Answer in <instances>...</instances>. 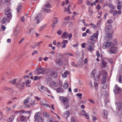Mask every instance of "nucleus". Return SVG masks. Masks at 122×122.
I'll list each match as a JSON object with an SVG mask.
<instances>
[{"label":"nucleus","mask_w":122,"mask_h":122,"mask_svg":"<svg viewBox=\"0 0 122 122\" xmlns=\"http://www.w3.org/2000/svg\"><path fill=\"white\" fill-rule=\"evenodd\" d=\"M62 31L61 30H58L57 32V34L59 35H61L62 33Z\"/></svg>","instance_id":"nucleus-46"},{"label":"nucleus","mask_w":122,"mask_h":122,"mask_svg":"<svg viewBox=\"0 0 122 122\" xmlns=\"http://www.w3.org/2000/svg\"><path fill=\"white\" fill-rule=\"evenodd\" d=\"M71 122H76V118L75 117H72L71 119Z\"/></svg>","instance_id":"nucleus-47"},{"label":"nucleus","mask_w":122,"mask_h":122,"mask_svg":"<svg viewBox=\"0 0 122 122\" xmlns=\"http://www.w3.org/2000/svg\"><path fill=\"white\" fill-rule=\"evenodd\" d=\"M41 77V76H34V80L35 81L36 80H39L40 79Z\"/></svg>","instance_id":"nucleus-39"},{"label":"nucleus","mask_w":122,"mask_h":122,"mask_svg":"<svg viewBox=\"0 0 122 122\" xmlns=\"http://www.w3.org/2000/svg\"><path fill=\"white\" fill-rule=\"evenodd\" d=\"M19 32V31L18 30H15L14 33V35L15 36H16L17 35Z\"/></svg>","instance_id":"nucleus-51"},{"label":"nucleus","mask_w":122,"mask_h":122,"mask_svg":"<svg viewBox=\"0 0 122 122\" xmlns=\"http://www.w3.org/2000/svg\"><path fill=\"white\" fill-rule=\"evenodd\" d=\"M86 4L88 6H89L91 5V3L88 0H87L86 1Z\"/></svg>","instance_id":"nucleus-52"},{"label":"nucleus","mask_w":122,"mask_h":122,"mask_svg":"<svg viewBox=\"0 0 122 122\" xmlns=\"http://www.w3.org/2000/svg\"><path fill=\"white\" fill-rule=\"evenodd\" d=\"M106 25L107 26L106 27L105 31L106 33L107 34V38H108L107 40L110 41L111 40V38L112 35L111 34L108 33L110 30L112 26L111 25H107V23H106Z\"/></svg>","instance_id":"nucleus-3"},{"label":"nucleus","mask_w":122,"mask_h":122,"mask_svg":"<svg viewBox=\"0 0 122 122\" xmlns=\"http://www.w3.org/2000/svg\"><path fill=\"white\" fill-rule=\"evenodd\" d=\"M11 13L10 12V9L9 8H8L5 11V15H7L9 13Z\"/></svg>","instance_id":"nucleus-27"},{"label":"nucleus","mask_w":122,"mask_h":122,"mask_svg":"<svg viewBox=\"0 0 122 122\" xmlns=\"http://www.w3.org/2000/svg\"><path fill=\"white\" fill-rule=\"evenodd\" d=\"M71 5H69L67 7V8H65L64 9V11L66 12H67L68 13L70 14L71 13V12L70 11V8Z\"/></svg>","instance_id":"nucleus-19"},{"label":"nucleus","mask_w":122,"mask_h":122,"mask_svg":"<svg viewBox=\"0 0 122 122\" xmlns=\"http://www.w3.org/2000/svg\"><path fill=\"white\" fill-rule=\"evenodd\" d=\"M6 19L5 18H3L2 20V23H5L6 22Z\"/></svg>","instance_id":"nucleus-41"},{"label":"nucleus","mask_w":122,"mask_h":122,"mask_svg":"<svg viewBox=\"0 0 122 122\" xmlns=\"http://www.w3.org/2000/svg\"><path fill=\"white\" fill-rule=\"evenodd\" d=\"M16 80L17 79H15L14 80H12L11 81H9V82L10 83H12L13 84H15Z\"/></svg>","instance_id":"nucleus-37"},{"label":"nucleus","mask_w":122,"mask_h":122,"mask_svg":"<svg viewBox=\"0 0 122 122\" xmlns=\"http://www.w3.org/2000/svg\"><path fill=\"white\" fill-rule=\"evenodd\" d=\"M29 102V101L28 99H25L24 100V103L25 105V106L26 108H28L29 106L27 104Z\"/></svg>","instance_id":"nucleus-24"},{"label":"nucleus","mask_w":122,"mask_h":122,"mask_svg":"<svg viewBox=\"0 0 122 122\" xmlns=\"http://www.w3.org/2000/svg\"><path fill=\"white\" fill-rule=\"evenodd\" d=\"M115 104L119 110L118 113L120 114H121L122 112V103L120 102H117L115 103Z\"/></svg>","instance_id":"nucleus-8"},{"label":"nucleus","mask_w":122,"mask_h":122,"mask_svg":"<svg viewBox=\"0 0 122 122\" xmlns=\"http://www.w3.org/2000/svg\"><path fill=\"white\" fill-rule=\"evenodd\" d=\"M113 91L116 94L120 93L121 92V90L120 88L116 85L115 86Z\"/></svg>","instance_id":"nucleus-15"},{"label":"nucleus","mask_w":122,"mask_h":122,"mask_svg":"<svg viewBox=\"0 0 122 122\" xmlns=\"http://www.w3.org/2000/svg\"><path fill=\"white\" fill-rule=\"evenodd\" d=\"M38 51L36 50H35L32 53V55H34L35 54H37V53Z\"/></svg>","instance_id":"nucleus-50"},{"label":"nucleus","mask_w":122,"mask_h":122,"mask_svg":"<svg viewBox=\"0 0 122 122\" xmlns=\"http://www.w3.org/2000/svg\"><path fill=\"white\" fill-rule=\"evenodd\" d=\"M43 115L46 117H48L49 116V115L46 112H44L43 113Z\"/></svg>","instance_id":"nucleus-36"},{"label":"nucleus","mask_w":122,"mask_h":122,"mask_svg":"<svg viewBox=\"0 0 122 122\" xmlns=\"http://www.w3.org/2000/svg\"><path fill=\"white\" fill-rule=\"evenodd\" d=\"M47 121L48 122H54L53 120L51 118H49Z\"/></svg>","instance_id":"nucleus-44"},{"label":"nucleus","mask_w":122,"mask_h":122,"mask_svg":"<svg viewBox=\"0 0 122 122\" xmlns=\"http://www.w3.org/2000/svg\"><path fill=\"white\" fill-rule=\"evenodd\" d=\"M111 45V43L109 41H106L103 44L102 47L103 48L106 49L109 47Z\"/></svg>","instance_id":"nucleus-12"},{"label":"nucleus","mask_w":122,"mask_h":122,"mask_svg":"<svg viewBox=\"0 0 122 122\" xmlns=\"http://www.w3.org/2000/svg\"><path fill=\"white\" fill-rule=\"evenodd\" d=\"M21 20L22 22H24L25 20L24 17V16L21 17Z\"/></svg>","instance_id":"nucleus-64"},{"label":"nucleus","mask_w":122,"mask_h":122,"mask_svg":"<svg viewBox=\"0 0 122 122\" xmlns=\"http://www.w3.org/2000/svg\"><path fill=\"white\" fill-rule=\"evenodd\" d=\"M90 8L89 7V12L91 15L93 13V12L92 11H91L90 10Z\"/></svg>","instance_id":"nucleus-58"},{"label":"nucleus","mask_w":122,"mask_h":122,"mask_svg":"<svg viewBox=\"0 0 122 122\" xmlns=\"http://www.w3.org/2000/svg\"><path fill=\"white\" fill-rule=\"evenodd\" d=\"M109 6L111 9L114 8V7L113 6V5L111 4H109Z\"/></svg>","instance_id":"nucleus-61"},{"label":"nucleus","mask_w":122,"mask_h":122,"mask_svg":"<svg viewBox=\"0 0 122 122\" xmlns=\"http://www.w3.org/2000/svg\"><path fill=\"white\" fill-rule=\"evenodd\" d=\"M26 117H24L23 116H21L20 118V120L22 121H23L25 120L26 119Z\"/></svg>","instance_id":"nucleus-38"},{"label":"nucleus","mask_w":122,"mask_h":122,"mask_svg":"<svg viewBox=\"0 0 122 122\" xmlns=\"http://www.w3.org/2000/svg\"><path fill=\"white\" fill-rule=\"evenodd\" d=\"M49 85L51 87L53 88L57 87L58 84L56 83L54 81H52L50 82Z\"/></svg>","instance_id":"nucleus-17"},{"label":"nucleus","mask_w":122,"mask_h":122,"mask_svg":"<svg viewBox=\"0 0 122 122\" xmlns=\"http://www.w3.org/2000/svg\"><path fill=\"white\" fill-rule=\"evenodd\" d=\"M31 83V81L30 80H28L26 81L25 82L26 84H29L30 83Z\"/></svg>","instance_id":"nucleus-49"},{"label":"nucleus","mask_w":122,"mask_h":122,"mask_svg":"<svg viewBox=\"0 0 122 122\" xmlns=\"http://www.w3.org/2000/svg\"><path fill=\"white\" fill-rule=\"evenodd\" d=\"M88 50L91 51H94V47H92V46H88Z\"/></svg>","instance_id":"nucleus-31"},{"label":"nucleus","mask_w":122,"mask_h":122,"mask_svg":"<svg viewBox=\"0 0 122 122\" xmlns=\"http://www.w3.org/2000/svg\"><path fill=\"white\" fill-rule=\"evenodd\" d=\"M107 22L109 24H111L112 23L113 21L112 20L109 19L107 21Z\"/></svg>","instance_id":"nucleus-55"},{"label":"nucleus","mask_w":122,"mask_h":122,"mask_svg":"<svg viewBox=\"0 0 122 122\" xmlns=\"http://www.w3.org/2000/svg\"><path fill=\"white\" fill-rule=\"evenodd\" d=\"M21 8V5H20L19 6L17 11L18 13H19L20 12V11Z\"/></svg>","instance_id":"nucleus-45"},{"label":"nucleus","mask_w":122,"mask_h":122,"mask_svg":"<svg viewBox=\"0 0 122 122\" xmlns=\"http://www.w3.org/2000/svg\"><path fill=\"white\" fill-rule=\"evenodd\" d=\"M21 79L16 84V87L20 90L23 89L25 83L22 82Z\"/></svg>","instance_id":"nucleus-5"},{"label":"nucleus","mask_w":122,"mask_h":122,"mask_svg":"<svg viewBox=\"0 0 122 122\" xmlns=\"http://www.w3.org/2000/svg\"><path fill=\"white\" fill-rule=\"evenodd\" d=\"M101 63L102 66L103 67L105 68L107 66V63L104 59L101 60Z\"/></svg>","instance_id":"nucleus-18"},{"label":"nucleus","mask_w":122,"mask_h":122,"mask_svg":"<svg viewBox=\"0 0 122 122\" xmlns=\"http://www.w3.org/2000/svg\"><path fill=\"white\" fill-rule=\"evenodd\" d=\"M47 25L46 24H45L42 26L39 29L40 31H41L46 27Z\"/></svg>","instance_id":"nucleus-32"},{"label":"nucleus","mask_w":122,"mask_h":122,"mask_svg":"<svg viewBox=\"0 0 122 122\" xmlns=\"http://www.w3.org/2000/svg\"><path fill=\"white\" fill-rule=\"evenodd\" d=\"M96 71L95 70H93L91 74V76L92 77H94L95 80L98 81L99 79L100 73L99 71L98 73H96Z\"/></svg>","instance_id":"nucleus-2"},{"label":"nucleus","mask_w":122,"mask_h":122,"mask_svg":"<svg viewBox=\"0 0 122 122\" xmlns=\"http://www.w3.org/2000/svg\"><path fill=\"white\" fill-rule=\"evenodd\" d=\"M114 8H111V9L110 11V13H112V12H113V10H114Z\"/></svg>","instance_id":"nucleus-60"},{"label":"nucleus","mask_w":122,"mask_h":122,"mask_svg":"<svg viewBox=\"0 0 122 122\" xmlns=\"http://www.w3.org/2000/svg\"><path fill=\"white\" fill-rule=\"evenodd\" d=\"M50 75L52 77L54 78H56L57 77V73L55 72L54 70L51 71L49 72Z\"/></svg>","instance_id":"nucleus-13"},{"label":"nucleus","mask_w":122,"mask_h":122,"mask_svg":"<svg viewBox=\"0 0 122 122\" xmlns=\"http://www.w3.org/2000/svg\"><path fill=\"white\" fill-rule=\"evenodd\" d=\"M68 36V40H69L70 41L72 37V34L71 33L69 34L65 32H63L62 35L61 37L65 39H67Z\"/></svg>","instance_id":"nucleus-7"},{"label":"nucleus","mask_w":122,"mask_h":122,"mask_svg":"<svg viewBox=\"0 0 122 122\" xmlns=\"http://www.w3.org/2000/svg\"><path fill=\"white\" fill-rule=\"evenodd\" d=\"M58 18L57 17L54 18L53 20V24L56 25L57 24L58 21Z\"/></svg>","instance_id":"nucleus-28"},{"label":"nucleus","mask_w":122,"mask_h":122,"mask_svg":"<svg viewBox=\"0 0 122 122\" xmlns=\"http://www.w3.org/2000/svg\"><path fill=\"white\" fill-rule=\"evenodd\" d=\"M88 101L90 103L92 104H94V101L92 99H88Z\"/></svg>","instance_id":"nucleus-56"},{"label":"nucleus","mask_w":122,"mask_h":122,"mask_svg":"<svg viewBox=\"0 0 122 122\" xmlns=\"http://www.w3.org/2000/svg\"><path fill=\"white\" fill-rule=\"evenodd\" d=\"M35 101H33L30 102V104L32 105H33L35 104Z\"/></svg>","instance_id":"nucleus-63"},{"label":"nucleus","mask_w":122,"mask_h":122,"mask_svg":"<svg viewBox=\"0 0 122 122\" xmlns=\"http://www.w3.org/2000/svg\"><path fill=\"white\" fill-rule=\"evenodd\" d=\"M15 116L13 115L11 116L9 118L7 119V122H11L14 120Z\"/></svg>","instance_id":"nucleus-26"},{"label":"nucleus","mask_w":122,"mask_h":122,"mask_svg":"<svg viewBox=\"0 0 122 122\" xmlns=\"http://www.w3.org/2000/svg\"><path fill=\"white\" fill-rule=\"evenodd\" d=\"M56 90L58 92L61 93L63 92V89L61 88H60L57 89Z\"/></svg>","instance_id":"nucleus-35"},{"label":"nucleus","mask_w":122,"mask_h":122,"mask_svg":"<svg viewBox=\"0 0 122 122\" xmlns=\"http://www.w3.org/2000/svg\"><path fill=\"white\" fill-rule=\"evenodd\" d=\"M51 7V6L50 4L48 3H47L44 5L43 9V10L48 13H50L51 12V10L49 9Z\"/></svg>","instance_id":"nucleus-4"},{"label":"nucleus","mask_w":122,"mask_h":122,"mask_svg":"<svg viewBox=\"0 0 122 122\" xmlns=\"http://www.w3.org/2000/svg\"><path fill=\"white\" fill-rule=\"evenodd\" d=\"M95 87L96 88H97V87L98 86V84L97 83V82L96 81L94 83Z\"/></svg>","instance_id":"nucleus-62"},{"label":"nucleus","mask_w":122,"mask_h":122,"mask_svg":"<svg viewBox=\"0 0 122 122\" xmlns=\"http://www.w3.org/2000/svg\"><path fill=\"white\" fill-rule=\"evenodd\" d=\"M59 99L60 101L63 103L64 105V108L67 109L69 107V105L68 103L69 101L68 99L63 97H60Z\"/></svg>","instance_id":"nucleus-1"},{"label":"nucleus","mask_w":122,"mask_h":122,"mask_svg":"<svg viewBox=\"0 0 122 122\" xmlns=\"http://www.w3.org/2000/svg\"><path fill=\"white\" fill-rule=\"evenodd\" d=\"M41 15L40 14H38L36 15L34 19V21L36 23L39 24L41 20Z\"/></svg>","instance_id":"nucleus-6"},{"label":"nucleus","mask_w":122,"mask_h":122,"mask_svg":"<svg viewBox=\"0 0 122 122\" xmlns=\"http://www.w3.org/2000/svg\"><path fill=\"white\" fill-rule=\"evenodd\" d=\"M44 70L43 68H36V70L35 71V73L36 74H39L41 73H42Z\"/></svg>","instance_id":"nucleus-14"},{"label":"nucleus","mask_w":122,"mask_h":122,"mask_svg":"<svg viewBox=\"0 0 122 122\" xmlns=\"http://www.w3.org/2000/svg\"><path fill=\"white\" fill-rule=\"evenodd\" d=\"M92 119L94 121H95L97 119V118L94 116H92Z\"/></svg>","instance_id":"nucleus-48"},{"label":"nucleus","mask_w":122,"mask_h":122,"mask_svg":"<svg viewBox=\"0 0 122 122\" xmlns=\"http://www.w3.org/2000/svg\"><path fill=\"white\" fill-rule=\"evenodd\" d=\"M68 86V84L67 82L65 83L63 85V88L65 89H67Z\"/></svg>","instance_id":"nucleus-34"},{"label":"nucleus","mask_w":122,"mask_h":122,"mask_svg":"<svg viewBox=\"0 0 122 122\" xmlns=\"http://www.w3.org/2000/svg\"><path fill=\"white\" fill-rule=\"evenodd\" d=\"M41 105L44 107H50V106L48 105V104L46 103H42L41 104Z\"/></svg>","instance_id":"nucleus-42"},{"label":"nucleus","mask_w":122,"mask_h":122,"mask_svg":"<svg viewBox=\"0 0 122 122\" xmlns=\"http://www.w3.org/2000/svg\"><path fill=\"white\" fill-rule=\"evenodd\" d=\"M118 52V50L116 47L112 46L109 49V52L110 53H114Z\"/></svg>","instance_id":"nucleus-11"},{"label":"nucleus","mask_w":122,"mask_h":122,"mask_svg":"<svg viewBox=\"0 0 122 122\" xmlns=\"http://www.w3.org/2000/svg\"><path fill=\"white\" fill-rule=\"evenodd\" d=\"M99 32L97 31L96 32L93 34V35L90 36V40L95 41V39H97L98 35Z\"/></svg>","instance_id":"nucleus-10"},{"label":"nucleus","mask_w":122,"mask_h":122,"mask_svg":"<svg viewBox=\"0 0 122 122\" xmlns=\"http://www.w3.org/2000/svg\"><path fill=\"white\" fill-rule=\"evenodd\" d=\"M96 43L95 41L90 40L88 42L87 45L88 46H92V47H95V44Z\"/></svg>","instance_id":"nucleus-16"},{"label":"nucleus","mask_w":122,"mask_h":122,"mask_svg":"<svg viewBox=\"0 0 122 122\" xmlns=\"http://www.w3.org/2000/svg\"><path fill=\"white\" fill-rule=\"evenodd\" d=\"M37 121L38 122H44V119L42 117H41Z\"/></svg>","instance_id":"nucleus-33"},{"label":"nucleus","mask_w":122,"mask_h":122,"mask_svg":"<svg viewBox=\"0 0 122 122\" xmlns=\"http://www.w3.org/2000/svg\"><path fill=\"white\" fill-rule=\"evenodd\" d=\"M69 72L67 71H65L64 73L62 74V77L63 78H66L67 76V75L69 74Z\"/></svg>","instance_id":"nucleus-20"},{"label":"nucleus","mask_w":122,"mask_h":122,"mask_svg":"<svg viewBox=\"0 0 122 122\" xmlns=\"http://www.w3.org/2000/svg\"><path fill=\"white\" fill-rule=\"evenodd\" d=\"M20 112H21L22 113H27L28 114L29 116L30 115L31 113V112L30 111H25L24 110L20 111Z\"/></svg>","instance_id":"nucleus-29"},{"label":"nucleus","mask_w":122,"mask_h":122,"mask_svg":"<svg viewBox=\"0 0 122 122\" xmlns=\"http://www.w3.org/2000/svg\"><path fill=\"white\" fill-rule=\"evenodd\" d=\"M107 73L105 71H102V82L103 84H104L106 82V76L107 75Z\"/></svg>","instance_id":"nucleus-9"},{"label":"nucleus","mask_w":122,"mask_h":122,"mask_svg":"<svg viewBox=\"0 0 122 122\" xmlns=\"http://www.w3.org/2000/svg\"><path fill=\"white\" fill-rule=\"evenodd\" d=\"M122 81V76H119L118 81L119 82L121 83Z\"/></svg>","instance_id":"nucleus-59"},{"label":"nucleus","mask_w":122,"mask_h":122,"mask_svg":"<svg viewBox=\"0 0 122 122\" xmlns=\"http://www.w3.org/2000/svg\"><path fill=\"white\" fill-rule=\"evenodd\" d=\"M113 15L114 16H115L117 14V11L115 10L113 11Z\"/></svg>","instance_id":"nucleus-54"},{"label":"nucleus","mask_w":122,"mask_h":122,"mask_svg":"<svg viewBox=\"0 0 122 122\" xmlns=\"http://www.w3.org/2000/svg\"><path fill=\"white\" fill-rule=\"evenodd\" d=\"M7 15V17L8 18L10 19L12 17V15L11 13H9L7 15Z\"/></svg>","instance_id":"nucleus-43"},{"label":"nucleus","mask_w":122,"mask_h":122,"mask_svg":"<svg viewBox=\"0 0 122 122\" xmlns=\"http://www.w3.org/2000/svg\"><path fill=\"white\" fill-rule=\"evenodd\" d=\"M68 42L67 40H63L62 42V44H63L62 46V48H65L66 47V44Z\"/></svg>","instance_id":"nucleus-21"},{"label":"nucleus","mask_w":122,"mask_h":122,"mask_svg":"<svg viewBox=\"0 0 122 122\" xmlns=\"http://www.w3.org/2000/svg\"><path fill=\"white\" fill-rule=\"evenodd\" d=\"M86 45V44L85 43H83L81 45V47L83 48H84L85 47Z\"/></svg>","instance_id":"nucleus-53"},{"label":"nucleus","mask_w":122,"mask_h":122,"mask_svg":"<svg viewBox=\"0 0 122 122\" xmlns=\"http://www.w3.org/2000/svg\"><path fill=\"white\" fill-rule=\"evenodd\" d=\"M56 63L60 65H62L63 63V61L61 59H58L56 60Z\"/></svg>","instance_id":"nucleus-23"},{"label":"nucleus","mask_w":122,"mask_h":122,"mask_svg":"<svg viewBox=\"0 0 122 122\" xmlns=\"http://www.w3.org/2000/svg\"><path fill=\"white\" fill-rule=\"evenodd\" d=\"M70 112L69 111H67L64 113L63 115L64 117L66 118H67L69 116Z\"/></svg>","instance_id":"nucleus-25"},{"label":"nucleus","mask_w":122,"mask_h":122,"mask_svg":"<svg viewBox=\"0 0 122 122\" xmlns=\"http://www.w3.org/2000/svg\"><path fill=\"white\" fill-rule=\"evenodd\" d=\"M76 95L80 98H81V97L82 96V94L81 93L77 94Z\"/></svg>","instance_id":"nucleus-57"},{"label":"nucleus","mask_w":122,"mask_h":122,"mask_svg":"<svg viewBox=\"0 0 122 122\" xmlns=\"http://www.w3.org/2000/svg\"><path fill=\"white\" fill-rule=\"evenodd\" d=\"M103 115L104 118H106L107 117V111L106 110H104L103 111Z\"/></svg>","instance_id":"nucleus-30"},{"label":"nucleus","mask_w":122,"mask_h":122,"mask_svg":"<svg viewBox=\"0 0 122 122\" xmlns=\"http://www.w3.org/2000/svg\"><path fill=\"white\" fill-rule=\"evenodd\" d=\"M84 116L87 119H88L89 118L88 113H85L84 114Z\"/></svg>","instance_id":"nucleus-40"},{"label":"nucleus","mask_w":122,"mask_h":122,"mask_svg":"<svg viewBox=\"0 0 122 122\" xmlns=\"http://www.w3.org/2000/svg\"><path fill=\"white\" fill-rule=\"evenodd\" d=\"M40 113L39 112L37 113L35 115L34 118L35 119V121L38 120L40 118Z\"/></svg>","instance_id":"nucleus-22"}]
</instances>
